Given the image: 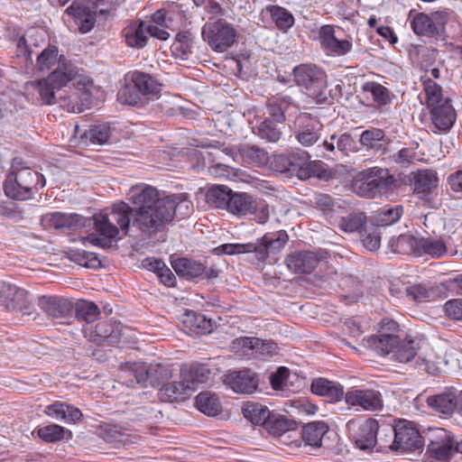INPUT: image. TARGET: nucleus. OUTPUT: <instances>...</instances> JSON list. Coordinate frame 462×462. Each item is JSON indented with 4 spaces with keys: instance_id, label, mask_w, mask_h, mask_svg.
Masks as SVG:
<instances>
[{
    "instance_id": "f257e3e1",
    "label": "nucleus",
    "mask_w": 462,
    "mask_h": 462,
    "mask_svg": "<svg viewBox=\"0 0 462 462\" xmlns=\"http://www.w3.org/2000/svg\"><path fill=\"white\" fill-rule=\"evenodd\" d=\"M127 199L134 208L119 201L109 212L93 217L96 232L87 236L91 245L110 247L112 240H120L128 234L132 217L134 226L152 234L161 231L176 213L186 217L192 210V202L187 194L161 195L155 187L144 183L133 186Z\"/></svg>"
},
{
    "instance_id": "f03ea898",
    "label": "nucleus",
    "mask_w": 462,
    "mask_h": 462,
    "mask_svg": "<svg viewBox=\"0 0 462 462\" xmlns=\"http://www.w3.org/2000/svg\"><path fill=\"white\" fill-rule=\"evenodd\" d=\"M44 186V177L38 171L28 167L16 169L13 164L12 171L5 179L4 189L5 195L11 199L26 200L32 197L34 191Z\"/></svg>"
},
{
    "instance_id": "7ed1b4c3",
    "label": "nucleus",
    "mask_w": 462,
    "mask_h": 462,
    "mask_svg": "<svg viewBox=\"0 0 462 462\" xmlns=\"http://www.w3.org/2000/svg\"><path fill=\"white\" fill-rule=\"evenodd\" d=\"M78 74L77 67L70 62H61L47 78L27 82L26 87L36 91L43 105L57 103L56 90L71 81Z\"/></svg>"
},
{
    "instance_id": "20e7f679",
    "label": "nucleus",
    "mask_w": 462,
    "mask_h": 462,
    "mask_svg": "<svg viewBox=\"0 0 462 462\" xmlns=\"http://www.w3.org/2000/svg\"><path fill=\"white\" fill-rule=\"evenodd\" d=\"M294 81L318 103H326L333 98L332 90L328 89L326 72L313 64H300L293 69Z\"/></svg>"
},
{
    "instance_id": "39448f33",
    "label": "nucleus",
    "mask_w": 462,
    "mask_h": 462,
    "mask_svg": "<svg viewBox=\"0 0 462 462\" xmlns=\"http://www.w3.org/2000/svg\"><path fill=\"white\" fill-rule=\"evenodd\" d=\"M288 235L281 230L277 233L266 234L256 244H224L216 248L219 254H236L243 253H255L259 260H265L269 253L278 252L288 241Z\"/></svg>"
},
{
    "instance_id": "423d86ee",
    "label": "nucleus",
    "mask_w": 462,
    "mask_h": 462,
    "mask_svg": "<svg viewBox=\"0 0 462 462\" xmlns=\"http://www.w3.org/2000/svg\"><path fill=\"white\" fill-rule=\"evenodd\" d=\"M307 152L298 150L289 154H280L274 157L275 169L280 172H288L300 180L311 177H320L322 166L319 162L310 160Z\"/></svg>"
},
{
    "instance_id": "0eeeda50",
    "label": "nucleus",
    "mask_w": 462,
    "mask_h": 462,
    "mask_svg": "<svg viewBox=\"0 0 462 462\" xmlns=\"http://www.w3.org/2000/svg\"><path fill=\"white\" fill-rule=\"evenodd\" d=\"M397 249L402 254L421 256L428 254L439 259L448 254V248L442 239L432 237H415L411 235H402L397 239Z\"/></svg>"
},
{
    "instance_id": "6e6552de",
    "label": "nucleus",
    "mask_w": 462,
    "mask_h": 462,
    "mask_svg": "<svg viewBox=\"0 0 462 462\" xmlns=\"http://www.w3.org/2000/svg\"><path fill=\"white\" fill-rule=\"evenodd\" d=\"M408 20L416 35L437 38L445 33V27L449 20V15L445 11L425 14L411 10Z\"/></svg>"
},
{
    "instance_id": "1a4fd4ad",
    "label": "nucleus",
    "mask_w": 462,
    "mask_h": 462,
    "mask_svg": "<svg viewBox=\"0 0 462 462\" xmlns=\"http://www.w3.org/2000/svg\"><path fill=\"white\" fill-rule=\"evenodd\" d=\"M228 205L227 211L231 214L238 217L254 215L259 224L266 223L270 217L269 205L245 192L233 193Z\"/></svg>"
},
{
    "instance_id": "9d476101",
    "label": "nucleus",
    "mask_w": 462,
    "mask_h": 462,
    "mask_svg": "<svg viewBox=\"0 0 462 462\" xmlns=\"http://www.w3.org/2000/svg\"><path fill=\"white\" fill-rule=\"evenodd\" d=\"M202 37L216 52H224L233 46L236 38L234 27L224 20L209 21L202 28Z\"/></svg>"
},
{
    "instance_id": "9b49d317",
    "label": "nucleus",
    "mask_w": 462,
    "mask_h": 462,
    "mask_svg": "<svg viewBox=\"0 0 462 462\" xmlns=\"http://www.w3.org/2000/svg\"><path fill=\"white\" fill-rule=\"evenodd\" d=\"M0 299L7 310L19 311L28 319L36 318V311L28 300V292L15 285L3 283L0 287Z\"/></svg>"
},
{
    "instance_id": "f8f14e48",
    "label": "nucleus",
    "mask_w": 462,
    "mask_h": 462,
    "mask_svg": "<svg viewBox=\"0 0 462 462\" xmlns=\"http://www.w3.org/2000/svg\"><path fill=\"white\" fill-rule=\"evenodd\" d=\"M97 87L91 80L79 79L68 97H60L61 106L69 112L81 113L85 107H88L93 101Z\"/></svg>"
},
{
    "instance_id": "ddd939ff",
    "label": "nucleus",
    "mask_w": 462,
    "mask_h": 462,
    "mask_svg": "<svg viewBox=\"0 0 462 462\" xmlns=\"http://www.w3.org/2000/svg\"><path fill=\"white\" fill-rule=\"evenodd\" d=\"M430 444L427 452L440 462H448L455 453L453 435L442 428L432 429L429 435Z\"/></svg>"
},
{
    "instance_id": "4468645a",
    "label": "nucleus",
    "mask_w": 462,
    "mask_h": 462,
    "mask_svg": "<svg viewBox=\"0 0 462 462\" xmlns=\"http://www.w3.org/2000/svg\"><path fill=\"white\" fill-rule=\"evenodd\" d=\"M346 402L352 406H360L365 411H379L383 408L380 392L372 389H355L345 395Z\"/></svg>"
},
{
    "instance_id": "2eb2a0df",
    "label": "nucleus",
    "mask_w": 462,
    "mask_h": 462,
    "mask_svg": "<svg viewBox=\"0 0 462 462\" xmlns=\"http://www.w3.org/2000/svg\"><path fill=\"white\" fill-rule=\"evenodd\" d=\"M391 430L394 432L393 448L399 449H411L420 447L419 431L410 421L400 420Z\"/></svg>"
},
{
    "instance_id": "dca6fc26",
    "label": "nucleus",
    "mask_w": 462,
    "mask_h": 462,
    "mask_svg": "<svg viewBox=\"0 0 462 462\" xmlns=\"http://www.w3.org/2000/svg\"><path fill=\"white\" fill-rule=\"evenodd\" d=\"M42 224L45 228L77 230L86 225V219L75 213L52 212L42 216Z\"/></svg>"
},
{
    "instance_id": "f3484780",
    "label": "nucleus",
    "mask_w": 462,
    "mask_h": 462,
    "mask_svg": "<svg viewBox=\"0 0 462 462\" xmlns=\"http://www.w3.org/2000/svg\"><path fill=\"white\" fill-rule=\"evenodd\" d=\"M224 382L237 393H253L258 385L254 374L250 370L230 372Z\"/></svg>"
},
{
    "instance_id": "a211bd4d",
    "label": "nucleus",
    "mask_w": 462,
    "mask_h": 462,
    "mask_svg": "<svg viewBox=\"0 0 462 462\" xmlns=\"http://www.w3.org/2000/svg\"><path fill=\"white\" fill-rule=\"evenodd\" d=\"M284 263L295 273H310L318 266L319 259L313 252L301 251L288 254Z\"/></svg>"
},
{
    "instance_id": "6ab92c4d",
    "label": "nucleus",
    "mask_w": 462,
    "mask_h": 462,
    "mask_svg": "<svg viewBox=\"0 0 462 462\" xmlns=\"http://www.w3.org/2000/svg\"><path fill=\"white\" fill-rule=\"evenodd\" d=\"M299 128L296 139L303 146H310L317 143L320 137L321 124L309 116H300L298 120Z\"/></svg>"
},
{
    "instance_id": "aec40b11",
    "label": "nucleus",
    "mask_w": 462,
    "mask_h": 462,
    "mask_svg": "<svg viewBox=\"0 0 462 462\" xmlns=\"http://www.w3.org/2000/svg\"><path fill=\"white\" fill-rule=\"evenodd\" d=\"M319 38L322 47L328 52L343 56L352 49V42L348 40H338L335 35L334 27L324 25L320 28Z\"/></svg>"
},
{
    "instance_id": "412c9836",
    "label": "nucleus",
    "mask_w": 462,
    "mask_h": 462,
    "mask_svg": "<svg viewBox=\"0 0 462 462\" xmlns=\"http://www.w3.org/2000/svg\"><path fill=\"white\" fill-rule=\"evenodd\" d=\"M129 371L133 373L138 383L147 386L159 387L162 384V369L159 366H152L146 364H132Z\"/></svg>"
},
{
    "instance_id": "4be33fe9",
    "label": "nucleus",
    "mask_w": 462,
    "mask_h": 462,
    "mask_svg": "<svg viewBox=\"0 0 462 462\" xmlns=\"http://www.w3.org/2000/svg\"><path fill=\"white\" fill-rule=\"evenodd\" d=\"M424 341L406 337L400 339L398 337V342L395 344L391 359L400 363H409L414 357H418L424 346Z\"/></svg>"
},
{
    "instance_id": "5701e85b",
    "label": "nucleus",
    "mask_w": 462,
    "mask_h": 462,
    "mask_svg": "<svg viewBox=\"0 0 462 462\" xmlns=\"http://www.w3.org/2000/svg\"><path fill=\"white\" fill-rule=\"evenodd\" d=\"M131 82L135 84V88L145 97L147 103L160 95L161 84L147 73L134 71L131 74Z\"/></svg>"
},
{
    "instance_id": "b1692460",
    "label": "nucleus",
    "mask_w": 462,
    "mask_h": 462,
    "mask_svg": "<svg viewBox=\"0 0 462 462\" xmlns=\"http://www.w3.org/2000/svg\"><path fill=\"white\" fill-rule=\"evenodd\" d=\"M38 305L48 316L55 319L66 317L72 310L71 303L68 300L54 296L40 297Z\"/></svg>"
},
{
    "instance_id": "393cba45",
    "label": "nucleus",
    "mask_w": 462,
    "mask_h": 462,
    "mask_svg": "<svg viewBox=\"0 0 462 462\" xmlns=\"http://www.w3.org/2000/svg\"><path fill=\"white\" fill-rule=\"evenodd\" d=\"M430 109L432 123L438 130L446 132L451 128L456 120V112L450 104V99Z\"/></svg>"
},
{
    "instance_id": "a878e982",
    "label": "nucleus",
    "mask_w": 462,
    "mask_h": 462,
    "mask_svg": "<svg viewBox=\"0 0 462 462\" xmlns=\"http://www.w3.org/2000/svg\"><path fill=\"white\" fill-rule=\"evenodd\" d=\"M192 393L189 384L185 382L184 378H181L180 373L179 381H173L162 386L160 397L165 402H179L186 400Z\"/></svg>"
},
{
    "instance_id": "bb28decb",
    "label": "nucleus",
    "mask_w": 462,
    "mask_h": 462,
    "mask_svg": "<svg viewBox=\"0 0 462 462\" xmlns=\"http://www.w3.org/2000/svg\"><path fill=\"white\" fill-rule=\"evenodd\" d=\"M386 174L382 169H373L362 179L356 180L354 188L360 196L373 197Z\"/></svg>"
},
{
    "instance_id": "cd10ccee",
    "label": "nucleus",
    "mask_w": 462,
    "mask_h": 462,
    "mask_svg": "<svg viewBox=\"0 0 462 462\" xmlns=\"http://www.w3.org/2000/svg\"><path fill=\"white\" fill-rule=\"evenodd\" d=\"M378 428V421L374 419H369L360 424L355 436L356 447L362 450L373 448L376 444Z\"/></svg>"
},
{
    "instance_id": "c85d7f7f",
    "label": "nucleus",
    "mask_w": 462,
    "mask_h": 462,
    "mask_svg": "<svg viewBox=\"0 0 462 462\" xmlns=\"http://www.w3.org/2000/svg\"><path fill=\"white\" fill-rule=\"evenodd\" d=\"M310 388L314 394L326 397L331 402L340 401L344 396V388L340 383L322 377L314 379Z\"/></svg>"
},
{
    "instance_id": "c756f323",
    "label": "nucleus",
    "mask_w": 462,
    "mask_h": 462,
    "mask_svg": "<svg viewBox=\"0 0 462 462\" xmlns=\"http://www.w3.org/2000/svg\"><path fill=\"white\" fill-rule=\"evenodd\" d=\"M441 363L442 358L425 342L415 361L416 367L430 374H436L439 372Z\"/></svg>"
},
{
    "instance_id": "7c9ffc66",
    "label": "nucleus",
    "mask_w": 462,
    "mask_h": 462,
    "mask_svg": "<svg viewBox=\"0 0 462 462\" xmlns=\"http://www.w3.org/2000/svg\"><path fill=\"white\" fill-rule=\"evenodd\" d=\"M328 426L324 421H313L306 424L301 430V438L306 445L320 448L322 439L328 432Z\"/></svg>"
},
{
    "instance_id": "2f4dec72",
    "label": "nucleus",
    "mask_w": 462,
    "mask_h": 462,
    "mask_svg": "<svg viewBox=\"0 0 462 462\" xmlns=\"http://www.w3.org/2000/svg\"><path fill=\"white\" fill-rule=\"evenodd\" d=\"M181 378L189 384L194 392L198 384L208 382L210 375L209 369L204 365H193L190 366L185 365L180 369Z\"/></svg>"
},
{
    "instance_id": "473e14b6",
    "label": "nucleus",
    "mask_w": 462,
    "mask_h": 462,
    "mask_svg": "<svg viewBox=\"0 0 462 462\" xmlns=\"http://www.w3.org/2000/svg\"><path fill=\"white\" fill-rule=\"evenodd\" d=\"M171 265L178 275L186 279L197 278L205 271L201 263L188 258L174 259L171 261Z\"/></svg>"
},
{
    "instance_id": "72a5a7b5",
    "label": "nucleus",
    "mask_w": 462,
    "mask_h": 462,
    "mask_svg": "<svg viewBox=\"0 0 462 462\" xmlns=\"http://www.w3.org/2000/svg\"><path fill=\"white\" fill-rule=\"evenodd\" d=\"M242 410L245 419L253 424L261 425L263 428L273 413L265 405L258 402H246Z\"/></svg>"
},
{
    "instance_id": "f704fd0d",
    "label": "nucleus",
    "mask_w": 462,
    "mask_h": 462,
    "mask_svg": "<svg viewBox=\"0 0 462 462\" xmlns=\"http://www.w3.org/2000/svg\"><path fill=\"white\" fill-rule=\"evenodd\" d=\"M367 346L381 356L393 355L398 337L392 334L371 336L365 339Z\"/></svg>"
},
{
    "instance_id": "c9c22d12",
    "label": "nucleus",
    "mask_w": 462,
    "mask_h": 462,
    "mask_svg": "<svg viewBox=\"0 0 462 462\" xmlns=\"http://www.w3.org/2000/svg\"><path fill=\"white\" fill-rule=\"evenodd\" d=\"M438 182V175L432 170H420L413 173V188L417 193H430Z\"/></svg>"
},
{
    "instance_id": "e433bc0d",
    "label": "nucleus",
    "mask_w": 462,
    "mask_h": 462,
    "mask_svg": "<svg viewBox=\"0 0 462 462\" xmlns=\"http://www.w3.org/2000/svg\"><path fill=\"white\" fill-rule=\"evenodd\" d=\"M232 194V190L226 186H213L206 192V201L212 208L227 210Z\"/></svg>"
},
{
    "instance_id": "4c0bfd02",
    "label": "nucleus",
    "mask_w": 462,
    "mask_h": 462,
    "mask_svg": "<svg viewBox=\"0 0 462 462\" xmlns=\"http://www.w3.org/2000/svg\"><path fill=\"white\" fill-rule=\"evenodd\" d=\"M427 403L436 411L445 415L451 414L457 407L456 395L450 392L429 396Z\"/></svg>"
},
{
    "instance_id": "58836bf2",
    "label": "nucleus",
    "mask_w": 462,
    "mask_h": 462,
    "mask_svg": "<svg viewBox=\"0 0 462 462\" xmlns=\"http://www.w3.org/2000/svg\"><path fill=\"white\" fill-rule=\"evenodd\" d=\"M264 429L273 436H282L297 429L296 421L278 413H273Z\"/></svg>"
},
{
    "instance_id": "ea45409f",
    "label": "nucleus",
    "mask_w": 462,
    "mask_h": 462,
    "mask_svg": "<svg viewBox=\"0 0 462 462\" xmlns=\"http://www.w3.org/2000/svg\"><path fill=\"white\" fill-rule=\"evenodd\" d=\"M126 44L132 48H143L147 42L145 23L140 22L132 23L125 30Z\"/></svg>"
},
{
    "instance_id": "a19ab883",
    "label": "nucleus",
    "mask_w": 462,
    "mask_h": 462,
    "mask_svg": "<svg viewBox=\"0 0 462 462\" xmlns=\"http://www.w3.org/2000/svg\"><path fill=\"white\" fill-rule=\"evenodd\" d=\"M366 217L363 212L354 211L346 216L341 217L337 226L340 230L346 233L358 232L362 233L365 227Z\"/></svg>"
},
{
    "instance_id": "79ce46f5",
    "label": "nucleus",
    "mask_w": 462,
    "mask_h": 462,
    "mask_svg": "<svg viewBox=\"0 0 462 462\" xmlns=\"http://www.w3.org/2000/svg\"><path fill=\"white\" fill-rule=\"evenodd\" d=\"M196 406L208 416H217L222 409L218 397L208 392L200 393L196 397Z\"/></svg>"
},
{
    "instance_id": "37998d69",
    "label": "nucleus",
    "mask_w": 462,
    "mask_h": 462,
    "mask_svg": "<svg viewBox=\"0 0 462 462\" xmlns=\"http://www.w3.org/2000/svg\"><path fill=\"white\" fill-rule=\"evenodd\" d=\"M117 100L124 105L142 106L147 104L145 97H143L135 88V84L131 81L125 85L117 93Z\"/></svg>"
},
{
    "instance_id": "c03bdc74",
    "label": "nucleus",
    "mask_w": 462,
    "mask_h": 462,
    "mask_svg": "<svg viewBox=\"0 0 462 462\" xmlns=\"http://www.w3.org/2000/svg\"><path fill=\"white\" fill-rule=\"evenodd\" d=\"M403 213L402 206L383 207L374 216V222L376 226H386L397 222Z\"/></svg>"
},
{
    "instance_id": "a18cd8bd",
    "label": "nucleus",
    "mask_w": 462,
    "mask_h": 462,
    "mask_svg": "<svg viewBox=\"0 0 462 462\" xmlns=\"http://www.w3.org/2000/svg\"><path fill=\"white\" fill-rule=\"evenodd\" d=\"M291 103L292 101L290 97L270 100L266 105V108L272 121L282 123L285 120L284 113Z\"/></svg>"
},
{
    "instance_id": "49530a36",
    "label": "nucleus",
    "mask_w": 462,
    "mask_h": 462,
    "mask_svg": "<svg viewBox=\"0 0 462 462\" xmlns=\"http://www.w3.org/2000/svg\"><path fill=\"white\" fill-rule=\"evenodd\" d=\"M324 148L328 152H334L336 146L337 151L347 153L355 148V140L349 134H343L337 137L336 134L330 136V141L323 143Z\"/></svg>"
},
{
    "instance_id": "de8ad7c7",
    "label": "nucleus",
    "mask_w": 462,
    "mask_h": 462,
    "mask_svg": "<svg viewBox=\"0 0 462 462\" xmlns=\"http://www.w3.org/2000/svg\"><path fill=\"white\" fill-rule=\"evenodd\" d=\"M424 91L426 95L427 106L429 108L441 105L448 97L444 98L442 96L441 87L430 78L424 79Z\"/></svg>"
},
{
    "instance_id": "09e8293b",
    "label": "nucleus",
    "mask_w": 462,
    "mask_h": 462,
    "mask_svg": "<svg viewBox=\"0 0 462 462\" xmlns=\"http://www.w3.org/2000/svg\"><path fill=\"white\" fill-rule=\"evenodd\" d=\"M96 334L104 342L111 345L118 343L122 336L121 329L109 322L98 323L96 326Z\"/></svg>"
},
{
    "instance_id": "8fccbe9b",
    "label": "nucleus",
    "mask_w": 462,
    "mask_h": 462,
    "mask_svg": "<svg viewBox=\"0 0 462 462\" xmlns=\"http://www.w3.org/2000/svg\"><path fill=\"white\" fill-rule=\"evenodd\" d=\"M239 152L243 159L248 163L261 165L265 164L268 161L267 152L263 149L254 145H243Z\"/></svg>"
},
{
    "instance_id": "3c124183",
    "label": "nucleus",
    "mask_w": 462,
    "mask_h": 462,
    "mask_svg": "<svg viewBox=\"0 0 462 462\" xmlns=\"http://www.w3.org/2000/svg\"><path fill=\"white\" fill-rule=\"evenodd\" d=\"M269 11L273 22L280 30L286 32L293 25L294 18L285 8L281 6H271Z\"/></svg>"
},
{
    "instance_id": "603ef678",
    "label": "nucleus",
    "mask_w": 462,
    "mask_h": 462,
    "mask_svg": "<svg viewBox=\"0 0 462 462\" xmlns=\"http://www.w3.org/2000/svg\"><path fill=\"white\" fill-rule=\"evenodd\" d=\"M81 136L85 137V144H104L109 138V130L106 125H94L84 130Z\"/></svg>"
},
{
    "instance_id": "864d4df0",
    "label": "nucleus",
    "mask_w": 462,
    "mask_h": 462,
    "mask_svg": "<svg viewBox=\"0 0 462 462\" xmlns=\"http://www.w3.org/2000/svg\"><path fill=\"white\" fill-rule=\"evenodd\" d=\"M363 90L370 93L374 102L383 106L390 102L391 96L389 90L383 85L369 81L364 84Z\"/></svg>"
},
{
    "instance_id": "5fc2aeb1",
    "label": "nucleus",
    "mask_w": 462,
    "mask_h": 462,
    "mask_svg": "<svg viewBox=\"0 0 462 462\" xmlns=\"http://www.w3.org/2000/svg\"><path fill=\"white\" fill-rule=\"evenodd\" d=\"M183 322L189 325L191 329L203 334L210 333L212 330L211 321L207 319L202 314L189 311L186 314V319Z\"/></svg>"
},
{
    "instance_id": "6e6d98bb",
    "label": "nucleus",
    "mask_w": 462,
    "mask_h": 462,
    "mask_svg": "<svg viewBox=\"0 0 462 462\" xmlns=\"http://www.w3.org/2000/svg\"><path fill=\"white\" fill-rule=\"evenodd\" d=\"M100 311L98 307L91 301L83 300L77 304L76 316L79 319L91 323L97 319Z\"/></svg>"
},
{
    "instance_id": "4d7b16f0",
    "label": "nucleus",
    "mask_w": 462,
    "mask_h": 462,
    "mask_svg": "<svg viewBox=\"0 0 462 462\" xmlns=\"http://www.w3.org/2000/svg\"><path fill=\"white\" fill-rule=\"evenodd\" d=\"M59 51L54 45L46 47L37 57L36 67L39 70L51 69L58 60Z\"/></svg>"
},
{
    "instance_id": "13d9d810",
    "label": "nucleus",
    "mask_w": 462,
    "mask_h": 462,
    "mask_svg": "<svg viewBox=\"0 0 462 462\" xmlns=\"http://www.w3.org/2000/svg\"><path fill=\"white\" fill-rule=\"evenodd\" d=\"M435 296L433 287H428L425 284L409 285L408 300L415 302H424L430 300Z\"/></svg>"
},
{
    "instance_id": "bf43d9fd",
    "label": "nucleus",
    "mask_w": 462,
    "mask_h": 462,
    "mask_svg": "<svg viewBox=\"0 0 462 462\" xmlns=\"http://www.w3.org/2000/svg\"><path fill=\"white\" fill-rule=\"evenodd\" d=\"M257 134L262 139L276 143L280 140L282 132L270 118H267L258 126Z\"/></svg>"
},
{
    "instance_id": "052dcab7",
    "label": "nucleus",
    "mask_w": 462,
    "mask_h": 462,
    "mask_svg": "<svg viewBox=\"0 0 462 462\" xmlns=\"http://www.w3.org/2000/svg\"><path fill=\"white\" fill-rule=\"evenodd\" d=\"M38 436L46 442H56L64 438L65 429L57 424H51L38 430Z\"/></svg>"
},
{
    "instance_id": "680f3d73",
    "label": "nucleus",
    "mask_w": 462,
    "mask_h": 462,
    "mask_svg": "<svg viewBox=\"0 0 462 462\" xmlns=\"http://www.w3.org/2000/svg\"><path fill=\"white\" fill-rule=\"evenodd\" d=\"M276 353L277 346L275 343L255 337L253 352L254 357L266 358L274 356Z\"/></svg>"
},
{
    "instance_id": "e2e57ef3",
    "label": "nucleus",
    "mask_w": 462,
    "mask_h": 462,
    "mask_svg": "<svg viewBox=\"0 0 462 462\" xmlns=\"http://www.w3.org/2000/svg\"><path fill=\"white\" fill-rule=\"evenodd\" d=\"M361 234L363 245L369 251H376L381 245V236L376 228L371 227L366 229L365 227Z\"/></svg>"
},
{
    "instance_id": "0e129e2a",
    "label": "nucleus",
    "mask_w": 462,
    "mask_h": 462,
    "mask_svg": "<svg viewBox=\"0 0 462 462\" xmlns=\"http://www.w3.org/2000/svg\"><path fill=\"white\" fill-rule=\"evenodd\" d=\"M72 260L87 268H97L101 264L96 254L87 251L74 253Z\"/></svg>"
},
{
    "instance_id": "69168bd1",
    "label": "nucleus",
    "mask_w": 462,
    "mask_h": 462,
    "mask_svg": "<svg viewBox=\"0 0 462 462\" xmlns=\"http://www.w3.org/2000/svg\"><path fill=\"white\" fill-rule=\"evenodd\" d=\"M315 204L318 208L324 211L326 214L337 212L341 208L338 202H336L330 196L327 194H318L315 197Z\"/></svg>"
},
{
    "instance_id": "338daca9",
    "label": "nucleus",
    "mask_w": 462,
    "mask_h": 462,
    "mask_svg": "<svg viewBox=\"0 0 462 462\" xmlns=\"http://www.w3.org/2000/svg\"><path fill=\"white\" fill-rule=\"evenodd\" d=\"M445 315L452 320H462V299H452L444 304Z\"/></svg>"
},
{
    "instance_id": "774afa93",
    "label": "nucleus",
    "mask_w": 462,
    "mask_h": 462,
    "mask_svg": "<svg viewBox=\"0 0 462 462\" xmlns=\"http://www.w3.org/2000/svg\"><path fill=\"white\" fill-rule=\"evenodd\" d=\"M255 337H239L233 341V348L241 351L243 355L253 356Z\"/></svg>"
}]
</instances>
